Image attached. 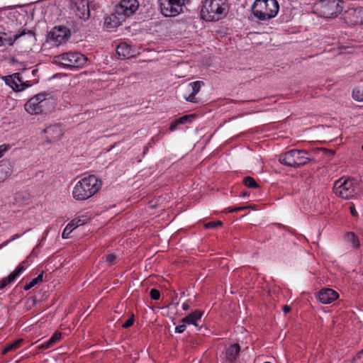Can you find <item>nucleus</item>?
Returning a JSON list of instances; mask_svg holds the SVG:
<instances>
[{
  "label": "nucleus",
  "instance_id": "obj_1",
  "mask_svg": "<svg viewBox=\"0 0 363 363\" xmlns=\"http://www.w3.org/2000/svg\"><path fill=\"white\" fill-rule=\"evenodd\" d=\"M102 182L94 175L84 177L77 182L72 191V196L77 201H84L99 191Z\"/></svg>",
  "mask_w": 363,
  "mask_h": 363
},
{
  "label": "nucleus",
  "instance_id": "obj_2",
  "mask_svg": "<svg viewBox=\"0 0 363 363\" xmlns=\"http://www.w3.org/2000/svg\"><path fill=\"white\" fill-rule=\"evenodd\" d=\"M201 17L207 21H217L223 18L229 11L226 0L202 1Z\"/></svg>",
  "mask_w": 363,
  "mask_h": 363
},
{
  "label": "nucleus",
  "instance_id": "obj_3",
  "mask_svg": "<svg viewBox=\"0 0 363 363\" xmlns=\"http://www.w3.org/2000/svg\"><path fill=\"white\" fill-rule=\"evenodd\" d=\"M279 9L277 0H255L252 6L253 15L259 21H269L274 18Z\"/></svg>",
  "mask_w": 363,
  "mask_h": 363
},
{
  "label": "nucleus",
  "instance_id": "obj_4",
  "mask_svg": "<svg viewBox=\"0 0 363 363\" xmlns=\"http://www.w3.org/2000/svg\"><path fill=\"white\" fill-rule=\"evenodd\" d=\"M333 191L336 196L342 199H350L357 194V183L353 179L342 177L335 182Z\"/></svg>",
  "mask_w": 363,
  "mask_h": 363
},
{
  "label": "nucleus",
  "instance_id": "obj_5",
  "mask_svg": "<svg viewBox=\"0 0 363 363\" xmlns=\"http://www.w3.org/2000/svg\"><path fill=\"white\" fill-rule=\"evenodd\" d=\"M343 4L341 0H322L315 4V13L324 18L335 17L342 13Z\"/></svg>",
  "mask_w": 363,
  "mask_h": 363
},
{
  "label": "nucleus",
  "instance_id": "obj_6",
  "mask_svg": "<svg viewBox=\"0 0 363 363\" xmlns=\"http://www.w3.org/2000/svg\"><path fill=\"white\" fill-rule=\"evenodd\" d=\"M87 58L80 52H69L55 57V62L64 67H80L86 64Z\"/></svg>",
  "mask_w": 363,
  "mask_h": 363
},
{
  "label": "nucleus",
  "instance_id": "obj_7",
  "mask_svg": "<svg viewBox=\"0 0 363 363\" xmlns=\"http://www.w3.org/2000/svg\"><path fill=\"white\" fill-rule=\"evenodd\" d=\"M48 94L40 93L30 99L24 105V108L29 114H38L43 111L44 102L47 99Z\"/></svg>",
  "mask_w": 363,
  "mask_h": 363
},
{
  "label": "nucleus",
  "instance_id": "obj_8",
  "mask_svg": "<svg viewBox=\"0 0 363 363\" xmlns=\"http://www.w3.org/2000/svg\"><path fill=\"white\" fill-rule=\"evenodd\" d=\"M69 30L62 26L55 27L48 35V41L58 46L65 43L69 38Z\"/></svg>",
  "mask_w": 363,
  "mask_h": 363
},
{
  "label": "nucleus",
  "instance_id": "obj_9",
  "mask_svg": "<svg viewBox=\"0 0 363 363\" xmlns=\"http://www.w3.org/2000/svg\"><path fill=\"white\" fill-rule=\"evenodd\" d=\"M139 3L137 0H121L116 6V12L119 16L129 17L138 10Z\"/></svg>",
  "mask_w": 363,
  "mask_h": 363
},
{
  "label": "nucleus",
  "instance_id": "obj_10",
  "mask_svg": "<svg viewBox=\"0 0 363 363\" xmlns=\"http://www.w3.org/2000/svg\"><path fill=\"white\" fill-rule=\"evenodd\" d=\"M3 79L8 86L16 91H23L30 86L29 84L23 81L19 73L4 77Z\"/></svg>",
  "mask_w": 363,
  "mask_h": 363
},
{
  "label": "nucleus",
  "instance_id": "obj_11",
  "mask_svg": "<svg viewBox=\"0 0 363 363\" xmlns=\"http://www.w3.org/2000/svg\"><path fill=\"white\" fill-rule=\"evenodd\" d=\"M317 299L323 304H330L339 298V294L330 288H324L315 294Z\"/></svg>",
  "mask_w": 363,
  "mask_h": 363
},
{
  "label": "nucleus",
  "instance_id": "obj_12",
  "mask_svg": "<svg viewBox=\"0 0 363 363\" xmlns=\"http://www.w3.org/2000/svg\"><path fill=\"white\" fill-rule=\"evenodd\" d=\"M204 84L202 81H196L189 83L186 87V91L189 93L188 96L184 95V98L189 102L196 103V95L200 91L201 87Z\"/></svg>",
  "mask_w": 363,
  "mask_h": 363
},
{
  "label": "nucleus",
  "instance_id": "obj_13",
  "mask_svg": "<svg viewBox=\"0 0 363 363\" xmlns=\"http://www.w3.org/2000/svg\"><path fill=\"white\" fill-rule=\"evenodd\" d=\"M299 155L298 150H291L285 153L281 154L279 157V162L288 167H296V158Z\"/></svg>",
  "mask_w": 363,
  "mask_h": 363
},
{
  "label": "nucleus",
  "instance_id": "obj_14",
  "mask_svg": "<svg viewBox=\"0 0 363 363\" xmlns=\"http://www.w3.org/2000/svg\"><path fill=\"white\" fill-rule=\"evenodd\" d=\"M348 18L354 25L363 24V7L351 9L347 11Z\"/></svg>",
  "mask_w": 363,
  "mask_h": 363
},
{
  "label": "nucleus",
  "instance_id": "obj_15",
  "mask_svg": "<svg viewBox=\"0 0 363 363\" xmlns=\"http://www.w3.org/2000/svg\"><path fill=\"white\" fill-rule=\"evenodd\" d=\"M76 5V15L82 19H88L90 14L89 2L86 0H82L79 2H77Z\"/></svg>",
  "mask_w": 363,
  "mask_h": 363
},
{
  "label": "nucleus",
  "instance_id": "obj_16",
  "mask_svg": "<svg viewBox=\"0 0 363 363\" xmlns=\"http://www.w3.org/2000/svg\"><path fill=\"white\" fill-rule=\"evenodd\" d=\"M86 222V218L85 217L73 219L65 228L62 235V238H67L69 237V235L72 232V230L74 228H77L78 226L84 225Z\"/></svg>",
  "mask_w": 363,
  "mask_h": 363
},
{
  "label": "nucleus",
  "instance_id": "obj_17",
  "mask_svg": "<svg viewBox=\"0 0 363 363\" xmlns=\"http://www.w3.org/2000/svg\"><path fill=\"white\" fill-rule=\"evenodd\" d=\"M23 263L24 262L19 264L17 268L9 275V277L3 279L0 281V289H4L8 284L13 282L25 270L26 267L23 266Z\"/></svg>",
  "mask_w": 363,
  "mask_h": 363
},
{
  "label": "nucleus",
  "instance_id": "obj_18",
  "mask_svg": "<svg viewBox=\"0 0 363 363\" xmlns=\"http://www.w3.org/2000/svg\"><path fill=\"white\" fill-rule=\"evenodd\" d=\"M13 173V165L9 161L0 162V182L5 181Z\"/></svg>",
  "mask_w": 363,
  "mask_h": 363
},
{
  "label": "nucleus",
  "instance_id": "obj_19",
  "mask_svg": "<svg viewBox=\"0 0 363 363\" xmlns=\"http://www.w3.org/2000/svg\"><path fill=\"white\" fill-rule=\"evenodd\" d=\"M116 52L121 59L130 58L134 56L130 46L125 43H121L117 46Z\"/></svg>",
  "mask_w": 363,
  "mask_h": 363
},
{
  "label": "nucleus",
  "instance_id": "obj_20",
  "mask_svg": "<svg viewBox=\"0 0 363 363\" xmlns=\"http://www.w3.org/2000/svg\"><path fill=\"white\" fill-rule=\"evenodd\" d=\"M161 13L164 16H175V8L172 6L169 0H160V3Z\"/></svg>",
  "mask_w": 363,
  "mask_h": 363
},
{
  "label": "nucleus",
  "instance_id": "obj_21",
  "mask_svg": "<svg viewBox=\"0 0 363 363\" xmlns=\"http://www.w3.org/2000/svg\"><path fill=\"white\" fill-rule=\"evenodd\" d=\"M240 347L238 344H233L231 345L229 347L226 349L225 351V358L226 359L230 362H234L240 352Z\"/></svg>",
  "mask_w": 363,
  "mask_h": 363
},
{
  "label": "nucleus",
  "instance_id": "obj_22",
  "mask_svg": "<svg viewBox=\"0 0 363 363\" xmlns=\"http://www.w3.org/2000/svg\"><path fill=\"white\" fill-rule=\"evenodd\" d=\"M44 132L50 135L51 140H57L62 136V130L59 125H53L48 127Z\"/></svg>",
  "mask_w": 363,
  "mask_h": 363
},
{
  "label": "nucleus",
  "instance_id": "obj_23",
  "mask_svg": "<svg viewBox=\"0 0 363 363\" xmlns=\"http://www.w3.org/2000/svg\"><path fill=\"white\" fill-rule=\"evenodd\" d=\"M26 33L25 30L21 32L20 33L16 34L13 38H7L6 34L5 33H0V46L4 45H12L13 43L18 40L19 38L25 35Z\"/></svg>",
  "mask_w": 363,
  "mask_h": 363
},
{
  "label": "nucleus",
  "instance_id": "obj_24",
  "mask_svg": "<svg viewBox=\"0 0 363 363\" xmlns=\"http://www.w3.org/2000/svg\"><path fill=\"white\" fill-rule=\"evenodd\" d=\"M202 313L199 311H195L189 315L185 316L182 322L187 324H193L195 326H198L197 321L201 320Z\"/></svg>",
  "mask_w": 363,
  "mask_h": 363
},
{
  "label": "nucleus",
  "instance_id": "obj_25",
  "mask_svg": "<svg viewBox=\"0 0 363 363\" xmlns=\"http://www.w3.org/2000/svg\"><path fill=\"white\" fill-rule=\"evenodd\" d=\"M345 241L349 243L354 249H358L360 247L359 238L353 232H348L345 235Z\"/></svg>",
  "mask_w": 363,
  "mask_h": 363
},
{
  "label": "nucleus",
  "instance_id": "obj_26",
  "mask_svg": "<svg viewBox=\"0 0 363 363\" xmlns=\"http://www.w3.org/2000/svg\"><path fill=\"white\" fill-rule=\"evenodd\" d=\"M61 338V333L56 332L55 333L52 337L47 341L42 342L38 347L39 349H48L52 347L57 341H58Z\"/></svg>",
  "mask_w": 363,
  "mask_h": 363
},
{
  "label": "nucleus",
  "instance_id": "obj_27",
  "mask_svg": "<svg viewBox=\"0 0 363 363\" xmlns=\"http://www.w3.org/2000/svg\"><path fill=\"white\" fill-rule=\"evenodd\" d=\"M299 155H297L296 158V167H299L308 163L310 159L305 157L303 155H308V152L306 150H298Z\"/></svg>",
  "mask_w": 363,
  "mask_h": 363
},
{
  "label": "nucleus",
  "instance_id": "obj_28",
  "mask_svg": "<svg viewBox=\"0 0 363 363\" xmlns=\"http://www.w3.org/2000/svg\"><path fill=\"white\" fill-rule=\"evenodd\" d=\"M172 6L175 8V13L177 15L183 11V8L189 0H169Z\"/></svg>",
  "mask_w": 363,
  "mask_h": 363
},
{
  "label": "nucleus",
  "instance_id": "obj_29",
  "mask_svg": "<svg viewBox=\"0 0 363 363\" xmlns=\"http://www.w3.org/2000/svg\"><path fill=\"white\" fill-rule=\"evenodd\" d=\"M22 341L23 340L21 339H19V340L13 342V343L9 344V345L6 346L4 348L2 353L4 354L7 353L8 352L16 350L21 346Z\"/></svg>",
  "mask_w": 363,
  "mask_h": 363
},
{
  "label": "nucleus",
  "instance_id": "obj_30",
  "mask_svg": "<svg viewBox=\"0 0 363 363\" xmlns=\"http://www.w3.org/2000/svg\"><path fill=\"white\" fill-rule=\"evenodd\" d=\"M43 272H42L36 278L33 279L28 284H26L23 289L26 291H28L33 288L36 284L43 281Z\"/></svg>",
  "mask_w": 363,
  "mask_h": 363
},
{
  "label": "nucleus",
  "instance_id": "obj_31",
  "mask_svg": "<svg viewBox=\"0 0 363 363\" xmlns=\"http://www.w3.org/2000/svg\"><path fill=\"white\" fill-rule=\"evenodd\" d=\"M195 118L196 116L194 114H190L182 116L177 120L179 125H184L191 123Z\"/></svg>",
  "mask_w": 363,
  "mask_h": 363
},
{
  "label": "nucleus",
  "instance_id": "obj_32",
  "mask_svg": "<svg viewBox=\"0 0 363 363\" xmlns=\"http://www.w3.org/2000/svg\"><path fill=\"white\" fill-rule=\"evenodd\" d=\"M244 184L248 188L255 189L259 186L256 181L251 177H246L243 179Z\"/></svg>",
  "mask_w": 363,
  "mask_h": 363
},
{
  "label": "nucleus",
  "instance_id": "obj_33",
  "mask_svg": "<svg viewBox=\"0 0 363 363\" xmlns=\"http://www.w3.org/2000/svg\"><path fill=\"white\" fill-rule=\"evenodd\" d=\"M352 97L357 101H363V89H360L359 87L355 88L352 91Z\"/></svg>",
  "mask_w": 363,
  "mask_h": 363
},
{
  "label": "nucleus",
  "instance_id": "obj_34",
  "mask_svg": "<svg viewBox=\"0 0 363 363\" xmlns=\"http://www.w3.org/2000/svg\"><path fill=\"white\" fill-rule=\"evenodd\" d=\"M103 259L108 265H113L116 263V257L113 254H109L104 256Z\"/></svg>",
  "mask_w": 363,
  "mask_h": 363
},
{
  "label": "nucleus",
  "instance_id": "obj_35",
  "mask_svg": "<svg viewBox=\"0 0 363 363\" xmlns=\"http://www.w3.org/2000/svg\"><path fill=\"white\" fill-rule=\"evenodd\" d=\"M11 149L9 144H2L0 145V158L2 157L5 152Z\"/></svg>",
  "mask_w": 363,
  "mask_h": 363
},
{
  "label": "nucleus",
  "instance_id": "obj_36",
  "mask_svg": "<svg viewBox=\"0 0 363 363\" xmlns=\"http://www.w3.org/2000/svg\"><path fill=\"white\" fill-rule=\"evenodd\" d=\"M150 296L152 299L153 300H158L160 297V291L156 289H151L150 292Z\"/></svg>",
  "mask_w": 363,
  "mask_h": 363
},
{
  "label": "nucleus",
  "instance_id": "obj_37",
  "mask_svg": "<svg viewBox=\"0 0 363 363\" xmlns=\"http://www.w3.org/2000/svg\"><path fill=\"white\" fill-rule=\"evenodd\" d=\"M222 225L221 221H216V222H208L205 224L206 228H214L218 226H220Z\"/></svg>",
  "mask_w": 363,
  "mask_h": 363
},
{
  "label": "nucleus",
  "instance_id": "obj_38",
  "mask_svg": "<svg viewBox=\"0 0 363 363\" xmlns=\"http://www.w3.org/2000/svg\"><path fill=\"white\" fill-rule=\"evenodd\" d=\"M134 323V315H132L123 325L122 327L128 328L130 327Z\"/></svg>",
  "mask_w": 363,
  "mask_h": 363
},
{
  "label": "nucleus",
  "instance_id": "obj_39",
  "mask_svg": "<svg viewBox=\"0 0 363 363\" xmlns=\"http://www.w3.org/2000/svg\"><path fill=\"white\" fill-rule=\"evenodd\" d=\"M249 206H240V207H237V208H226L225 210V212L228 213V212H236V211H242V210H245V209H247L248 208Z\"/></svg>",
  "mask_w": 363,
  "mask_h": 363
},
{
  "label": "nucleus",
  "instance_id": "obj_40",
  "mask_svg": "<svg viewBox=\"0 0 363 363\" xmlns=\"http://www.w3.org/2000/svg\"><path fill=\"white\" fill-rule=\"evenodd\" d=\"M185 329H186V325H185V323H183V324L179 325L176 327L175 332L178 333H182L185 330Z\"/></svg>",
  "mask_w": 363,
  "mask_h": 363
},
{
  "label": "nucleus",
  "instance_id": "obj_41",
  "mask_svg": "<svg viewBox=\"0 0 363 363\" xmlns=\"http://www.w3.org/2000/svg\"><path fill=\"white\" fill-rule=\"evenodd\" d=\"M179 123L177 122V120H174L171 123V125L169 126V130L171 131H174L177 128V126L179 125Z\"/></svg>",
  "mask_w": 363,
  "mask_h": 363
},
{
  "label": "nucleus",
  "instance_id": "obj_42",
  "mask_svg": "<svg viewBox=\"0 0 363 363\" xmlns=\"http://www.w3.org/2000/svg\"><path fill=\"white\" fill-rule=\"evenodd\" d=\"M350 212H351V214L353 216H357V212L355 210V208H354V206L352 205L350 206Z\"/></svg>",
  "mask_w": 363,
  "mask_h": 363
},
{
  "label": "nucleus",
  "instance_id": "obj_43",
  "mask_svg": "<svg viewBox=\"0 0 363 363\" xmlns=\"http://www.w3.org/2000/svg\"><path fill=\"white\" fill-rule=\"evenodd\" d=\"M290 311H291V308H290V306H284L283 307V311H284L285 313H289Z\"/></svg>",
  "mask_w": 363,
  "mask_h": 363
},
{
  "label": "nucleus",
  "instance_id": "obj_44",
  "mask_svg": "<svg viewBox=\"0 0 363 363\" xmlns=\"http://www.w3.org/2000/svg\"><path fill=\"white\" fill-rule=\"evenodd\" d=\"M189 307H190V306H189V304L188 303H183V305H182V308H183L184 311H187V310H189Z\"/></svg>",
  "mask_w": 363,
  "mask_h": 363
},
{
  "label": "nucleus",
  "instance_id": "obj_45",
  "mask_svg": "<svg viewBox=\"0 0 363 363\" xmlns=\"http://www.w3.org/2000/svg\"><path fill=\"white\" fill-rule=\"evenodd\" d=\"M20 236H21L20 235L16 234V235H15L13 236V238H11L10 240H9V242L12 241V240H14L15 239L20 238Z\"/></svg>",
  "mask_w": 363,
  "mask_h": 363
},
{
  "label": "nucleus",
  "instance_id": "obj_46",
  "mask_svg": "<svg viewBox=\"0 0 363 363\" xmlns=\"http://www.w3.org/2000/svg\"><path fill=\"white\" fill-rule=\"evenodd\" d=\"M323 150L325 151V152H327L329 154V155H334V152L332 151V150Z\"/></svg>",
  "mask_w": 363,
  "mask_h": 363
},
{
  "label": "nucleus",
  "instance_id": "obj_47",
  "mask_svg": "<svg viewBox=\"0 0 363 363\" xmlns=\"http://www.w3.org/2000/svg\"><path fill=\"white\" fill-rule=\"evenodd\" d=\"M363 352V350L361 351V352H359L357 355V358L359 359L361 357V354Z\"/></svg>",
  "mask_w": 363,
  "mask_h": 363
},
{
  "label": "nucleus",
  "instance_id": "obj_48",
  "mask_svg": "<svg viewBox=\"0 0 363 363\" xmlns=\"http://www.w3.org/2000/svg\"><path fill=\"white\" fill-rule=\"evenodd\" d=\"M247 195V192H243V193L242 194V196H246Z\"/></svg>",
  "mask_w": 363,
  "mask_h": 363
},
{
  "label": "nucleus",
  "instance_id": "obj_49",
  "mask_svg": "<svg viewBox=\"0 0 363 363\" xmlns=\"http://www.w3.org/2000/svg\"><path fill=\"white\" fill-rule=\"evenodd\" d=\"M28 34L30 35H33V33L31 31H28L27 33Z\"/></svg>",
  "mask_w": 363,
  "mask_h": 363
},
{
  "label": "nucleus",
  "instance_id": "obj_50",
  "mask_svg": "<svg viewBox=\"0 0 363 363\" xmlns=\"http://www.w3.org/2000/svg\"><path fill=\"white\" fill-rule=\"evenodd\" d=\"M36 72H37V70L33 69V70L32 71V74H35V73Z\"/></svg>",
  "mask_w": 363,
  "mask_h": 363
}]
</instances>
